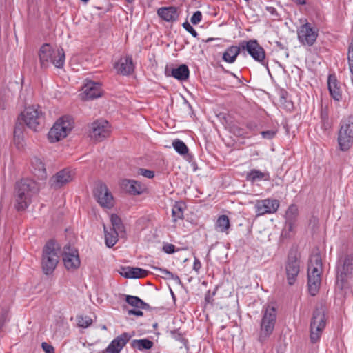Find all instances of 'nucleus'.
Returning <instances> with one entry per match:
<instances>
[{
  "label": "nucleus",
  "mask_w": 353,
  "mask_h": 353,
  "mask_svg": "<svg viewBox=\"0 0 353 353\" xmlns=\"http://www.w3.org/2000/svg\"><path fill=\"white\" fill-rule=\"evenodd\" d=\"M242 131H243V130H242V129H241V128H237V131H236L237 134H239V135H240V136H241V135H242V134H243Z\"/></svg>",
  "instance_id": "64"
},
{
  "label": "nucleus",
  "mask_w": 353,
  "mask_h": 353,
  "mask_svg": "<svg viewBox=\"0 0 353 353\" xmlns=\"http://www.w3.org/2000/svg\"><path fill=\"white\" fill-rule=\"evenodd\" d=\"M125 301L130 305L138 308V309H143V310H150V306L145 303L143 300H141L138 296H132V295H125Z\"/></svg>",
  "instance_id": "29"
},
{
  "label": "nucleus",
  "mask_w": 353,
  "mask_h": 353,
  "mask_svg": "<svg viewBox=\"0 0 353 353\" xmlns=\"http://www.w3.org/2000/svg\"><path fill=\"white\" fill-rule=\"evenodd\" d=\"M32 171L39 179H44L47 177V172L44 163L41 159L34 157L32 159Z\"/></svg>",
  "instance_id": "22"
},
{
  "label": "nucleus",
  "mask_w": 353,
  "mask_h": 353,
  "mask_svg": "<svg viewBox=\"0 0 353 353\" xmlns=\"http://www.w3.org/2000/svg\"><path fill=\"white\" fill-rule=\"evenodd\" d=\"M114 68L119 74L123 76L130 75L133 73L134 70L132 57L126 56L125 57H121L117 62L114 63Z\"/></svg>",
  "instance_id": "17"
},
{
  "label": "nucleus",
  "mask_w": 353,
  "mask_h": 353,
  "mask_svg": "<svg viewBox=\"0 0 353 353\" xmlns=\"http://www.w3.org/2000/svg\"><path fill=\"white\" fill-rule=\"evenodd\" d=\"M245 179L248 181L253 183L261 179L270 181V175L269 172H263L259 170L252 169L246 174Z\"/></svg>",
  "instance_id": "28"
},
{
  "label": "nucleus",
  "mask_w": 353,
  "mask_h": 353,
  "mask_svg": "<svg viewBox=\"0 0 353 353\" xmlns=\"http://www.w3.org/2000/svg\"><path fill=\"white\" fill-rule=\"evenodd\" d=\"M241 50H242L241 42L239 46H231L228 47L223 54V60L229 63H234L237 56L240 54Z\"/></svg>",
  "instance_id": "25"
},
{
  "label": "nucleus",
  "mask_w": 353,
  "mask_h": 353,
  "mask_svg": "<svg viewBox=\"0 0 353 353\" xmlns=\"http://www.w3.org/2000/svg\"><path fill=\"white\" fill-rule=\"evenodd\" d=\"M295 225L294 222L286 221L285 226L281 232V237L283 239H288L291 236V232H293Z\"/></svg>",
  "instance_id": "41"
},
{
  "label": "nucleus",
  "mask_w": 353,
  "mask_h": 353,
  "mask_svg": "<svg viewBox=\"0 0 353 353\" xmlns=\"http://www.w3.org/2000/svg\"><path fill=\"white\" fill-rule=\"evenodd\" d=\"M325 308L323 305L316 306L313 312L310 323V340L312 343H316L325 327Z\"/></svg>",
  "instance_id": "8"
},
{
  "label": "nucleus",
  "mask_w": 353,
  "mask_h": 353,
  "mask_svg": "<svg viewBox=\"0 0 353 353\" xmlns=\"http://www.w3.org/2000/svg\"><path fill=\"white\" fill-rule=\"evenodd\" d=\"M62 258L67 270H77L81 264L78 250L70 244L63 247Z\"/></svg>",
  "instance_id": "12"
},
{
  "label": "nucleus",
  "mask_w": 353,
  "mask_h": 353,
  "mask_svg": "<svg viewBox=\"0 0 353 353\" xmlns=\"http://www.w3.org/2000/svg\"><path fill=\"white\" fill-rule=\"evenodd\" d=\"M247 128L252 131H254L257 128V125L255 122H249L247 123Z\"/></svg>",
  "instance_id": "61"
},
{
  "label": "nucleus",
  "mask_w": 353,
  "mask_h": 353,
  "mask_svg": "<svg viewBox=\"0 0 353 353\" xmlns=\"http://www.w3.org/2000/svg\"><path fill=\"white\" fill-rule=\"evenodd\" d=\"M298 39L299 42L304 45L312 46L319 35V30L312 26V24L306 22L301 25L297 30Z\"/></svg>",
  "instance_id": "11"
},
{
  "label": "nucleus",
  "mask_w": 353,
  "mask_h": 353,
  "mask_svg": "<svg viewBox=\"0 0 353 353\" xmlns=\"http://www.w3.org/2000/svg\"><path fill=\"white\" fill-rule=\"evenodd\" d=\"M39 192L37 183L29 179H23L15 185V208L18 211L25 210L30 204L32 197Z\"/></svg>",
  "instance_id": "2"
},
{
  "label": "nucleus",
  "mask_w": 353,
  "mask_h": 353,
  "mask_svg": "<svg viewBox=\"0 0 353 353\" xmlns=\"http://www.w3.org/2000/svg\"><path fill=\"white\" fill-rule=\"evenodd\" d=\"M73 176L74 174L72 170L68 168H64L53 175L50 178L49 183L51 188L57 190L72 181Z\"/></svg>",
  "instance_id": "15"
},
{
  "label": "nucleus",
  "mask_w": 353,
  "mask_h": 353,
  "mask_svg": "<svg viewBox=\"0 0 353 353\" xmlns=\"http://www.w3.org/2000/svg\"><path fill=\"white\" fill-rule=\"evenodd\" d=\"M339 149L347 151L353 143V117L350 116L341 123L337 138Z\"/></svg>",
  "instance_id": "9"
},
{
  "label": "nucleus",
  "mask_w": 353,
  "mask_h": 353,
  "mask_svg": "<svg viewBox=\"0 0 353 353\" xmlns=\"http://www.w3.org/2000/svg\"><path fill=\"white\" fill-rule=\"evenodd\" d=\"M301 254L296 247H292L285 261V273L288 283L292 285L296 281L300 272Z\"/></svg>",
  "instance_id": "7"
},
{
  "label": "nucleus",
  "mask_w": 353,
  "mask_h": 353,
  "mask_svg": "<svg viewBox=\"0 0 353 353\" xmlns=\"http://www.w3.org/2000/svg\"><path fill=\"white\" fill-rule=\"evenodd\" d=\"M137 173L148 179H152L154 176V171L145 168H139Z\"/></svg>",
  "instance_id": "46"
},
{
  "label": "nucleus",
  "mask_w": 353,
  "mask_h": 353,
  "mask_svg": "<svg viewBox=\"0 0 353 353\" xmlns=\"http://www.w3.org/2000/svg\"><path fill=\"white\" fill-rule=\"evenodd\" d=\"M279 207V202L276 199H265L257 201L255 208H256L257 216L265 214H272L277 211Z\"/></svg>",
  "instance_id": "16"
},
{
  "label": "nucleus",
  "mask_w": 353,
  "mask_h": 353,
  "mask_svg": "<svg viewBox=\"0 0 353 353\" xmlns=\"http://www.w3.org/2000/svg\"><path fill=\"white\" fill-rule=\"evenodd\" d=\"M109 133V123L106 120H97L92 123L90 137L96 141H102Z\"/></svg>",
  "instance_id": "14"
},
{
  "label": "nucleus",
  "mask_w": 353,
  "mask_h": 353,
  "mask_svg": "<svg viewBox=\"0 0 353 353\" xmlns=\"http://www.w3.org/2000/svg\"><path fill=\"white\" fill-rule=\"evenodd\" d=\"M132 336L127 332H123L121 335L116 337L112 341L113 345L115 347L119 350V352L123 349V347L126 345V343L130 341Z\"/></svg>",
  "instance_id": "33"
},
{
  "label": "nucleus",
  "mask_w": 353,
  "mask_h": 353,
  "mask_svg": "<svg viewBox=\"0 0 353 353\" xmlns=\"http://www.w3.org/2000/svg\"><path fill=\"white\" fill-rule=\"evenodd\" d=\"M321 283V276L307 275V286L308 292L312 296H316L319 291Z\"/></svg>",
  "instance_id": "26"
},
{
  "label": "nucleus",
  "mask_w": 353,
  "mask_h": 353,
  "mask_svg": "<svg viewBox=\"0 0 353 353\" xmlns=\"http://www.w3.org/2000/svg\"><path fill=\"white\" fill-rule=\"evenodd\" d=\"M132 336L127 332H123L121 335L116 337L112 341L113 345L115 347L119 350V352L123 349V347L126 345V343L130 341Z\"/></svg>",
  "instance_id": "34"
},
{
  "label": "nucleus",
  "mask_w": 353,
  "mask_h": 353,
  "mask_svg": "<svg viewBox=\"0 0 353 353\" xmlns=\"http://www.w3.org/2000/svg\"><path fill=\"white\" fill-rule=\"evenodd\" d=\"M83 99L85 100L94 99L101 96V84L94 81H88L83 87Z\"/></svg>",
  "instance_id": "18"
},
{
  "label": "nucleus",
  "mask_w": 353,
  "mask_h": 353,
  "mask_svg": "<svg viewBox=\"0 0 353 353\" xmlns=\"http://www.w3.org/2000/svg\"><path fill=\"white\" fill-rule=\"evenodd\" d=\"M121 275L127 279H139L144 278L148 276L149 272L140 268L132 267H123L121 268Z\"/></svg>",
  "instance_id": "20"
},
{
  "label": "nucleus",
  "mask_w": 353,
  "mask_h": 353,
  "mask_svg": "<svg viewBox=\"0 0 353 353\" xmlns=\"http://www.w3.org/2000/svg\"><path fill=\"white\" fill-rule=\"evenodd\" d=\"M172 146L175 151L181 155L188 154V148L186 144L180 139H175L172 142Z\"/></svg>",
  "instance_id": "39"
},
{
  "label": "nucleus",
  "mask_w": 353,
  "mask_h": 353,
  "mask_svg": "<svg viewBox=\"0 0 353 353\" xmlns=\"http://www.w3.org/2000/svg\"><path fill=\"white\" fill-rule=\"evenodd\" d=\"M93 193L97 202L102 207L111 208L113 206V196L105 183H97Z\"/></svg>",
  "instance_id": "13"
},
{
  "label": "nucleus",
  "mask_w": 353,
  "mask_h": 353,
  "mask_svg": "<svg viewBox=\"0 0 353 353\" xmlns=\"http://www.w3.org/2000/svg\"><path fill=\"white\" fill-rule=\"evenodd\" d=\"M119 350L117 349L115 346L113 345L112 342H111L108 346L106 347L105 351L103 353H119Z\"/></svg>",
  "instance_id": "54"
},
{
  "label": "nucleus",
  "mask_w": 353,
  "mask_h": 353,
  "mask_svg": "<svg viewBox=\"0 0 353 353\" xmlns=\"http://www.w3.org/2000/svg\"><path fill=\"white\" fill-rule=\"evenodd\" d=\"M60 247L56 241H48L43 248L41 266L45 274H51L59 262Z\"/></svg>",
  "instance_id": "3"
},
{
  "label": "nucleus",
  "mask_w": 353,
  "mask_h": 353,
  "mask_svg": "<svg viewBox=\"0 0 353 353\" xmlns=\"http://www.w3.org/2000/svg\"><path fill=\"white\" fill-rule=\"evenodd\" d=\"M201 268V263L200 261L197 258H194V261L193 264V270L196 272H199V270Z\"/></svg>",
  "instance_id": "59"
},
{
  "label": "nucleus",
  "mask_w": 353,
  "mask_h": 353,
  "mask_svg": "<svg viewBox=\"0 0 353 353\" xmlns=\"http://www.w3.org/2000/svg\"><path fill=\"white\" fill-rule=\"evenodd\" d=\"M185 204L183 202H176L172 210V221L176 222L179 219H183V211Z\"/></svg>",
  "instance_id": "32"
},
{
  "label": "nucleus",
  "mask_w": 353,
  "mask_h": 353,
  "mask_svg": "<svg viewBox=\"0 0 353 353\" xmlns=\"http://www.w3.org/2000/svg\"><path fill=\"white\" fill-rule=\"evenodd\" d=\"M216 226L220 228V231L223 232L227 231L230 228V221L227 215L220 216L216 221Z\"/></svg>",
  "instance_id": "40"
},
{
  "label": "nucleus",
  "mask_w": 353,
  "mask_h": 353,
  "mask_svg": "<svg viewBox=\"0 0 353 353\" xmlns=\"http://www.w3.org/2000/svg\"><path fill=\"white\" fill-rule=\"evenodd\" d=\"M41 67L46 68L51 62L56 68H62L65 63V52L63 48L53 49L48 43L41 46L39 51Z\"/></svg>",
  "instance_id": "4"
},
{
  "label": "nucleus",
  "mask_w": 353,
  "mask_h": 353,
  "mask_svg": "<svg viewBox=\"0 0 353 353\" xmlns=\"http://www.w3.org/2000/svg\"><path fill=\"white\" fill-rule=\"evenodd\" d=\"M172 279H174V281H176L178 283L181 284V281L179 278V276L176 274H173V276H172L171 278Z\"/></svg>",
  "instance_id": "63"
},
{
  "label": "nucleus",
  "mask_w": 353,
  "mask_h": 353,
  "mask_svg": "<svg viewBox=\"0 0 353 353\" xmlns=\"http://www.w3.org/2000/svg\"><path fill=\"white\" fill-rule=\"evenodd\" d=\"M263 316L260 323L259 341L263 344L274 330L277 312L274 306L266 305L262 310Z\"/></svg>",
  "instance_id": "5"
},
{
  "label": "nucleus",
  "mask_w": 353,
  "mask_h": 353,
  "mask_svg": "<svg viewBox=\"0 0 353 353\" xmlns=\"http://www.w3.org/2000/svg\"><path fill=\"white\" fill-rule=\"evenodd\" d=\"M275 44L276 46L279 48L281 50H288V48H286V46L282 43L281 41H276L275 42Z\"/></svg>",
  "instance_id": "62"
},
{
  "label": "nucleus",
  "mask_w": 353,
  "mask_h": 353,
  "mask_svg": "<svg viewBox=\"0 0 353 353\" xmlns=\"http://www.w3.org/2000/svg\"><path fill=\"white\" fill-rule=\"evenodd\" d=\"M154 345V343L148 339H134L131 342V346L133 348H137L139 350H150Z\"/></svg>",
  "instance_id": "30"
},
{
  "label": "nucleus",
  "mask_w": 353,
  "mask_h": 353,
  "mask_svg": "<svg viewBox=\"0 0 353 353\" xmlns=\"http://www.w3.org/2000/svg\"><path fill=\"white\" fill-rule=\"evenodd\" d=\"M321 125L324 132L330 130L332 127V122L330 121L327 108H322L321 111Z\"/></svg>",
  "instance_id": "37"
},
{
  "label": "nucleus",
  "mask_w": 353,
  "mask_h": 353,
  "mask_svg": "<svg viewBox=\"0 0 353 353\" xmlns=\"http://www.w3.org/2000/svg\"><path fill=\"white\" fill-rule=\"evenodd\" d=\"M310 265L322 268L321 256L319 253H316L312 256Z\"/></svg>",
  "instance_id": "44"
},
{
  "label": "nucleus",
  "mask_w": 353,
  "mask_h": 353,
  "mask_svg": "<svg viewBox=\"0 0 353 353\" xmlns=\"http://www.w3.org/2000/svg\"><path fill=\"white\" fill-rule=\"evenodd\" d=\"M298 214L299 210L297 206L295 204H292L285 212V221L296 223Z\"/></svg>",
  "instance_id": "38"
},
{
  "label": "nucleus",
  "mask_w": 353,
  "mask_h": 353,
  "mask_svg": "<svg viewBox=\"0 0 353 353\" xmlns=\"http://www.w3.org/2000/svg\"><path fill=\"white\" fill-rule=\"evenodd\" d=\"M183 28L188 31L189 33L192 34V37L196 38L198 37L197 32L194 30V28L188 22L185 21L182 24Z\"/></svg>",
  "instance_id": "47"
},
{
  "label": "nucleus",
  "mask_w": 353,
  "mask_h": 353,
  "mask_svg": "<svg viewBox=\"0 0 353 353\" xmlns=\"http://www.w3.org/2000/svg\"><path fill=\"white\" fill-rule=\"evenodd\" d=\"M58 123L61 124V128H63L64 130L68 134L74 127V120L72 117L69 115H65L61 117L58 121Z\"/></svg>",
  "instance_id": "36"
},
{
  "label": "nucleus",
  "mask_w": 353,
  "mask_h": 353,
  "mask_svg": "<svg viewBox=\"0 0 353 353\" xmlns=\"http://www.w3.org/2000/svg\"><path fill=\"white\" fill-rule=\"evenodd\" d=\"M336 291L344 295L350 288L353 279V253L343 252L339 254L336 265Z\"/></svg>",
  "instance_id": "1"
},
{
  "label": "nucleus",
  "mask_w": 353,
  "mask_h": 353,
  "mask_svg": "<svg viewBox=\"0 0 353 353\" xmlns=\"http://www.w3.org/2000/svg\"><path fill=\"white\" fill-rule=\"evenodd\" d=\"M288 94V92L283 89L280 90L279 96H280V102L281 103H285L287 101V97Z\"/></svg>",
  "instance_id": "56"
},
{
  "label": "nucleus",
  "mask_w": 353,
  "mask_h": 353,
  "mask_svg": "<svg viewBox=\"0 0 353 353\" xmlns=\"http://www.w3.org/2000/svg\"><path fill=\"white\" fill-rule=\"evenodd\" d=\"M77 321L78 325L84 328L89 327L92 323V319L88 316L77 317Z\"/></svg>",
  "instance_id": "42"
},
{
  "label": "nucleus",
  "mask_w": 353,
  "mask_h": 353,
  "mask_svg": "<svg viewBox=\"0 0 353 353\" xmlns=\"http://www.w3.org/2000/svg\"><path fill=\"white\" fill-rule=\"evenodd\" d=\"M276 132H277V130H266V131H262L261 132V134L262 135L263 138H264V139H272L276 136Z\"/></svg>",
  "instance_id": "50"
},
{
  "label": "nucleus",
  "mask_w": 353,
  "mask_h": 353,
  "mask_svg": "<svg viewBox=\"0 0 353 353\" xmlns=\"http://www.w3.org/2000/svg\"><path fill=\"white\" fill-rule=\"evenodd\" d=\"M154 268L157 269L161 272H162L166 279H171L172 276H173L174 274L169 270L162 269V268Z\"/></svg>",
  "instance_id": "58"
},
{
  "label": "nucleus",
  "mask_w": 353,
  "mask_h": 353,
  "mask_svg": "<svg viewBox=\"0 0 353 353\" xmlns=\"http://www.w3.org/2000/svg\"><path fill=\"white\" fill-rule=\"evenodd\" d=\"M23 123L21 120H19L17 121L14 130V137H17L19 138L21 135L23 134Z\"/></svg>",
  "instance_id": "45"
},
{
  "label": "nucleus",
  "mask_w": 353,
  "mask_h": 353,
  "mask_svg": "<svg viewBox=\"0 0 353 353\" xmlns=\"http://www.w3.org/2000/svg\"><path fill=\"white\" fill-rule=\"evenodd\" d=\"M170 75L179 81H185L189 78L190 70L187 65L181 64L177 68H172Z\"/></svg>",
  "instance_id": "27"
},
{
  "label": "nucleus",
  "mask_w": 353,
  "mask_h": 353,
  "mask_svg": "<svg viewBox=\"0 0 353 353\" xmlns=\"http://www.w3.org/2000/svg\"><path fill=\"white\" fill-rule=\"evenodd\" d=\"M104 233L105 245L110 248H112L118 241V236L119 233L112 229H110V231H108L105 226Z\"/></svg>",
  "instance_id": "31"
},
{
  "label": "nucleus",
  "mask_w": 353,
  "mask_h": 353,
  "mask_svg": "<svg viewBox=\"0 0 353 353\" xmlns=\"http://www.w3.org/2000/svg\"><path fill=\"white\" fill-rule=\"evenodd\" d=\"M110 221L113 230H116L120 234L125 233V226L121 219L117 214H112L110 216Z\"/></svg>",
  "instance_id": "35"
},
{
  "label": "nucleus",
  "mask_w": 353,
  "mask_h": 353,
  "mask_svg": "<svg viewBox=\"0 0 353 353\" xmlns=\"http://www.w3.org/2000/svg\"><path fill=\"white\" fill-rule=\"evenodd\" d=\"M121 185L126 192L132 195H139L145 190V186L140 182L132 179L122 180Z\"/></svg>",
  "instance_id": "19"
},
{
  "label": "nucleus",
  "mask_w": 353,
  "mask_h": 353,
  "mask_svg": "<svg viewBox=\"0 0 353 353\" xmlns=\"http://www.w3.org/2000/svg\"><path fill=\"white\" fill-rule=\"evenodd\" d=\"M61 127V124L57 121L54 124L48 134V137L50 142H57L67 137V132Z\"/></svg>",
  "instance_id": "23"
},
{
  "label": "nucleus",
  "mask_w": 353,
  "mask_h": 353,
  "mask_svg": "<svg viewBox=\"0 0 353 353\" xmlns=\"http://www.w3.org/2000/svg\"><path fill=\"white\" fill-rule=\"evenodd\" d=\"M41 347L45 353H54V347L46 342H43L41 343Z\"/></svg>",
  "instance_id": "52"
},
{
  "label": "nucleus",
  "mask_w": 353,
  "mask_h": 353,
  "mask_svg": "<svg viewBox=\"0 0 353 353\" xmlns=\"http://www.w3.org/2000/svg\"><path fill=\"white\" fill-rule=\"evenodd\" d=\"M265 10L270 14V15L274 19L278 18L279 17V13L277 12L276 9L272 6H266Z\"/></svg>",
  "instance_id": "55"
},
{
  "label": "nucleus",
  "mask_w": 353,
  "mask_h": 353,
  "mask_svg": "<svg viewBox=\"0 0 353 353\" xmlns=\"http://www.w3.org/2000/svg\"><path fill=\"white\" fill-rule=\"evenodd\" d=\"M157 14L163 20L172 22L179 17L177 9L174 6L161 7L157 10Z\"/></svg>",
  "instance_id": "21"
},
{
  "label": "nucleus",
  "mask_w": 353,
  "mask_h": 353,
  "mask_svg": "<svg viewBox=\"0 0 353 353\" xmlns=\"http://www.w3.org/2000/svg\"><path fill=\"white\" fill-rule=\"evenodd\" d=\"M327 86L331 97L336 101H340L342 99V95L334 74L328 76Z\"/></svg>",
  "instance_id": "24"
},
{
  "label": "nucleus",
  "mask_w": 353,
  "mask_h": 353,
  "mask_svg": "<svg viewBox=\"0 0 353 353\" xmlns=\"http://www.w3.org/2000/svg\"><path fill=\"white\" fill-rule=\"evenodd\" d=\"M171 334L172 337L176 341H179L182 343H185L186 340L184 339L181 333L178 332L176 330H174L171 332Z\"/></svg>",
  "instance_id": "53"
},
{
  "label": "nucleus",
  "mask_w": 353,
  "mask_h": 353,
  "mask_svg": "<svg viewBox=\"0 0 353 353\" xmlns=\"http://www.w3.org/2000/svg\"><path fill=\"white\" fill-rule=\"evenodd\" d=\"M202 19V13L201 11H196L193 13L190 21L192 24L196 25L200 23Z\"/></svg>",
  "instance_id": "48"
},
{
  "label": "nucleus",
  "mask_w": 353,
  "mask_h": 353,
  "mask_svg": "<svg viewBox=\"0 0 353 353\" xmlns=\"http://www.w3.org/2000/svg\"><path fill=\"white\" fill-rule=\"evenodd\" d=\"M128 314L129 315H134L137 316H143V312L141 311L140 310H136V309H131L129 310L128 312Z\"/></svg>",
  "instance_id": "57"
},
{
  "label": "nucleus",
  "mask_w": 353,
  "mask_h": 353,
  "mask_svg": "<svg viewBox=\"0 0 353 353\" xmlns=\"http://www.w3.org/2000/svg\"><path fill=\"white\" fill-rule=\"evenodd\" d=\"M322 272V268H317L309 265L308 270H307V275L311 276H316V274H319V276H321Z\"/></svg>",
  "instance_id": "49"
},
{
  "label": "nucleus",
  "mask_w": 353,
  "mask_h": 353,
  "mask_svg": "<svg viewBox=\"0 0 353 353\" xmlns=\"http://www.w3.org/2000/svg\"><path fill=\"white\" fill-rule=\"evenodd\" d=\"M9 310L6 307H3L0 311V330L4 326L5 323L8 321Z\"/></svg>",
  "instance_id": "43"
},
{
  "label": "nucleus",
  "mask_w": 353,
  "mask_h": 353,
  "mask_svg": "<svg viewBox=\"0 0 353 353\" xmlns=\"http://www.w3.org/2000/svg\"><path fill=\"white\" fill-rule=\"evenodd\" d=\"M215 295V292H214L212 293V295H210V292L208 291L207 292V294H205V301L206 303H212L213 302V299H212V296Z\"/></svg>",
  "instance_id": "60"
},
{
  "label": "nucleus",
  "mask_w": 353,
  "mask_h": 353,
  "mask_svg": "<svg viewBox=\"0 0 353 353\" xmlns=\"http://www.w3.org/2000/svg\"><path fill=\"white\" fill-rule=\"evenodd\" d=\"M242 50H245L256 61L268 67V62L265 61V52L263 48L256 39L241 41Z\"/></svg>",
  "instance_id": "10"
},
{
  "label": "nucleus",
  "mask_w": 353,
  "mask_h": 353,
  "mask_svg": "<svg viewBox=\"0 0 353 353\" xmlns=\"http://www.w3.org/2000/svg\"><path fill=\"white\" fill-rule=\"evenodd\" d=\"M163 250L167 254H173L175 252V246L171 243H165L163 246Z\"/></svg>",
  "instance_id": "51"
},
{
  "label": "nucleus",
  "mask_w": 353,
  "mask_h": 353,
  "mask_svg": "<svg viewBox=\"0 0 353 353\" xmlns=\"http://www.w3.org/2000/svg\"><path fill=\"white\" fill-rule=\"evenodd\" d=\"M19 120H21L27 127L37 132L41 130L43 127L44 115L39 106H29L21 112Z\"/></svg>",
  "instance_id": "6"
}]
</instances>
